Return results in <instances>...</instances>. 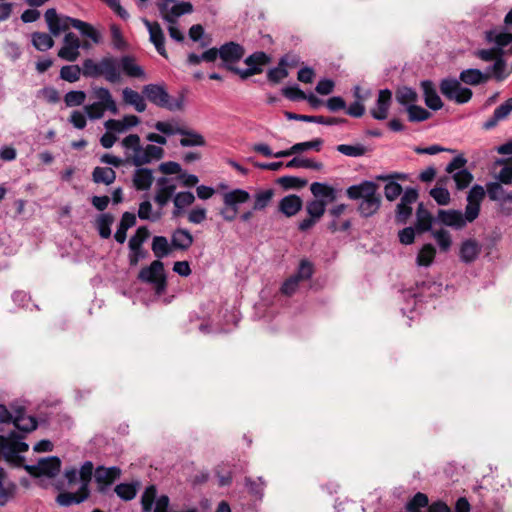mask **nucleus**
I'll return each instance as SVG.
<instances>
[{
  "label": "nucleus",
  "instance_id": "obj_1",
  "mask_svg": "<svg viewBox=\"0 0 512 512\" xmlns=\"http://www.w3.org/2000/svg\"><path fill=\"white\" fill-rule=\"evenodd\" d=\"M125 151L126 161L134 166L140 167L164 157V149L160 146L148 144L141 145L140 137L137 134H129L121 141Z\"/></svg>",
  "mask_w": 512,
  "mask_h": 512
},
{
  "label": "nucleus",
  "instance_id": "obj_2",
  "mask_svg": "<svg viewBox=\"0 0 512 512\" xmlns=\"http://www.w3.org/2000/svg\"><path fill=\"white\" fill-rule=\"evenodd\" d=\"M346 194L350 199L359 201L358 211L363 217L374 215L380 208L381 199L374 182L363 181L352 185L346 190Z\"/></svg>",
  "mask_w": 512,
  "mask_h": 512
},
{
  "label": "nucleus",
  "instance_id": "obj_3",
  "mask_svg": "<svg viewBox=\"0 0 512 512\" xmlns=\"http://www.w3.org/2000/svg\"><path fill=\"white\" fill-rule=\"evenodd\" d=\"M13 423L21 432L29 433L37 428V421L32 416L26 415L23 405L13 403L10 408L0 404V424Z\"/></svg>",
  "mask_w": 512,
  "mask_h": 512
},
{
  "label": "nucleus",
  "instance_id": "obj_4",
  "mask_svg": "<svg viewBox=\"0 0 512 512\" xmlns=\"http://www.w3.org/2000/svg\"><path fill=\"white\" fill-rule=\"evenodd\" d=\"M143 94L154 105L165 108L169 111H179L184 108L185 97L180 94L172 98L164 85L148 84L143 87Z\"/></svg>",
  "mask_w": 512,
  "mask_h": 512
},
{
  "label": "nucleus",
  "instance_id": "obj_5",
  "mask_svg": "<svg viewBox=\"0 0 512 512\" xmlns=\"http://www.w3.org/2000/svg\"><path fill=\"white\" fill-rule=\"evenodd\" d=\"M138 279L150 284L158 296L166 291V274L164 264L160 260H154L149 266L143 267L138 274Z\"/></svg>",
  "mask_w": 512,
  "mask_h": 512
},
{
  "label": "nucleus",
  "instance_id": "obj_6",
  "mask_svg": "<svg viewBox=\"0 0 512 512\" xmlns=\"http://www.w3.org/2000/svg\"><path fill=\"white\" fill-rule=\"evenodd\" d=\"M161 17L169 24H177L179 17L193 12L190 2L177 0H159L157 3Z\"/></svg>",
  "mask_w": 512,
  "mask_h": 512
},
{
  "label": "nucleus",
  "instance_id": "obj_7",
  "mask_svg": "<svg viewBox=\"0 0 512 512\" xmlns=\"http://www.w3.org/2000/svg\"><path fill=\"white\" fill-rule=\"evenodd\" d=\"M441 93L449 100L455 101L458 104L468 102L472 97V90L463 87L461 83L454 78L443 79L440 83Z\"/></svg>",
  "mask_w": 512,
  "mask_h": 512
},
{
  "label": "nucleus",
  "instance_id": "obj_8",
  "mask_svg": "<svg viewBox=\"0 0 512 512\" xmlns=\"http://www.w3.org/2000/svg\"><path fill=\"white\" fill-rule=\"evenodd\" d=\"M44 17L49 32L53 36H59L62 32L68 31L70 27L74 28V21H76V18L59 15L54 8L47 9Z\"/></svg>",
  "mask_w": 512,
  "mask_h": 512
},
{
  "label": "nucleus",
  "instance_id": "obj_9",
  "mask_svg": "<svg viewBox=\"0 0 512 512\" xmlns=\"http://www.w3.org/2000/svg\"><path fill=\"white\" fill-rule=\"evenodd\" d=\"M61 468V461L56 456L40 459L37 464L26 467L27 471L34 476L55 477Z\"/></svg>",
  "mask_w": 512,
  "mask_h": 512
},
{
  "label": "nucleus",
  "instance_id": "obj_10",
  "mask_svg": "<svg viewBox=\"0 0 512 512\" xmlns=\"http://www.w3.org/2000/svg\"><path fill=\"white\" fill-rule=\"evenodd\" d=\"M80 48L81 42L78 36L73 32H67L63 38V45L57 55L62 60L74 62L80 56Z\"/></svg>",
  "mask_w": 512,
  "mask_h": 512
},
{
  "label": "nucleus",
  "instance_id": "obj_11",
  "mask_svg": "<svg viewBox=\"0 0 512 512\" xmlns=\"http://www.w3.org/2000/svg\"><path fill=\"white\" fill-rule=\"evenodd\" d=\"M485 197V190L480 185H474L469 190L467 195V219L469 222H473L479 215L480 212V204Z\"/></svg>",
  "mask_w": 512,
  "mask_h": 512
},
{
  "label": "nucleus",
  "instance_id": "obj_12",
  "mask_svg": "<svg viewBox=\"0 0 512 512\" xmlns=\"http://www.w3.org/2000/svg\"><path fill=\"white\" fill-rule=\"evenodd\" d=\"M156 187L154 201L160 208H163L173 196L176 190V184L173 179L160 177L157 179Z\"/></svg>",
  "mask_w": 512,
  "mask_h": 512
},
{
  "label": "nucleus",
  "instance_id": "obj_13",
  "mask_svg": "<svg viewBox=\"0 0 512 512\" xmlns=\"http://www.w3.org/2000/svg\"><path fill=\"white\" fill-rule=\"evenodd\" d=\"M485 38L488 43L494 45L495 49H497L501 55L504 56L506 53H509L505 48L512 46V33L491 29L485 32Z\"/></svg>",
  "mask_w": 512,
  "mask_h": 512
},
{
  "label": "nucleus",
  "instance_id": "obj_14",
  "mask_svg": "<svg viewBox=\"0 0 512 512\" xmlns=\"http://www.w3.org/2000/svg\"><path fill=\"white\" fill-rule=\"evenodd\" d=\"M101 76L110 83L120 82V58L113 56L103 57L101 59Z\"/></svg>",
  "mask_w": 512,
  "mask_h": 512
},
{
  "label": "nucleus",
  "instance_id": "obj_15",
  "mask_svg": "<svg viewBox=\"0 0 512 512\" xmlns=\"http://www.w3.org/2000/svg\"><path fill=\"white\" fill-rule=\"evenodd\" d=\"M438 220L454 229H462L467 223H470L467 219V212L465 211L463 214L459 210H439Z\"/></svg>",
  "mask_w": 512,
  "mask_h": 512
},
{
  "label": "nucleus",
  "instance_id": "obj_16",
  "mask_svg": "<svg viewBox=\"0 0 512 512\" xmlns=\"http://www.w3.org/2000/svg\"><path fill=\"white\" fill-rule=\"evenodd\" d=\"M142 22L146 26L148 32H149V39L154 44L157 52L163 56L167 57V52L165 49V36L163 33V30L159 23L157 22H150L146 18L142 19Z\"/></svg>",
  "mask_w": 512,
  "mask_h": 512
},
{
  "label": "nucleus",
  "instance_id": "obj_17",
  "mask_svg": "<svg viewBox=\"0 0 512 512\" xmlns=\"http://www.w3.org/2000/svg\"><path fill=\"white\" fill-rule=\"evenodd\" d=\"M244 56V48L235 42H228L219 48V57L229 68L230 64L238 62Z\"/></svg>",
  "mask_w": 512,
  "mask_h": 512
},
{
  "label": "nucleus",
  "instance_id": "obj_18",
  "mask_svg": "<svg viewBox=\"0 0 512 512\" xmlns=\"http://www.w3.org/2000/svg\"><path fill=\"white\" fill-rule=\"evenodd\" d=\"M417 198L418 193L413 188H409L404 192L397 206V219L399 222H406L412 213V204L416 202Z\"/></svg>",
  "mask_w": 512,
  "mask_h": 512
},
{
  "label": "nucleus",
  "instance_id": "obj_19",
  "mask_svg": "<svg viewBox=\"0 0 512 512\" xmlns=\"http://www.w3.org/2000/svg\"><path fill=\"white\" fill-rule=\"evenodd\" d=\"M392 92L389 89L379 91L376 105L371 109L370 113L374 119L385 120L391 105Z\"/></svg>",
  "mask_w": 512,
  "mask_h": 512
},
{
  "label": "nucleus",
  "instance_id": "obj_20",
  "mask_svg": "<svg viewBox=\"0 0 512 512\" xmlns=\"http://www.w3.org/2000/svg\"><path fill=\"white\" fill-rule=\"evenodd\" d=\"M122 72L130 78L146 79L144 69L137 63L135 57L131 55L120 57V73Z\"/></svg>",
  "mask_w": 512,
  "mask_h": 512
},
{
  "label": "nucleus",
  "instance_id": "obj_21",
  "mask_svg": "<svg viewBox=\"0 0 512 512\" xmlns=\"http://www.w3.org/2000/svg\"><path fill=\"white\" fill-rule=\"evenodd\" d=\"M140 123V119L135 115H125L122 119H109L104 123L105 128L108 131L117 133H123L128 129L137 126Z\"/></svg>",
  "mask_w": 512,
  "mask_h": 512
},
{
  "label": "nucleus",
  "instance_id": "obj_22",
  "mask_svg": "<svg viewBox=\"0 0 512 512\" xmlns=\"http://www.w3.org/2000/svg\"><path fill=\"white\" fill-rule=\"evenodd\" d=\"M481 252V245L474 239L462 242L459 251L460 260L466 264L474 262Z\"/></svg>",
  "mask_w": 512,
  "mask_h": 512
},
{
  "label": "nucleus",
  "instance_id": "obj_23",
  "mask_svg": "<svg viewBox=\"0 0 512 512\" xmlns=\"http://www.w3.org/2000/svg\"><path fill=\"white\" fill-rule=\"evenodd\" d=\"M421 88L423 90L425 104L432 110H439L443 107V102L437 91L433 82L429 80H425L421 82Z\"/></svg>",
  "mask_w": 512,
  "mask_h": 512
},
{
  "label": "nucleus",
  "instance_id": "obj_24",
  "mask_svg": "<svg viewBox=\"0 0 512 512\" xmlns=\"http://www.w3.org/2000/svg\"><path fill=\"white\" fill-rule=\"evenodd\" d=\"M92 94L93 97L97 100L96 102L108 108L109 112L114 115L118 113L117 104L108 88L92 87Z\"/></svg>",
  "mask_w": 512,
  "mask_h": 512
},
{
  "label": "nucleus",
  "instance_id": "obj_25",
  "mask_svg": "<svg viewBox=\"0 0 512 512\" xmlns=\"http://www.w3.org/2000/svg\"><path fill=\"white\" fill-rule=\"evenodd\" d=\"M310 190L316 199L324 200L326 204L337 199V190L326 183L314 182Z\"/></svg>",
  "mask_w": 512,
  "mask_h": 512
},
{
  "label": "nucleus",
  "instance_id": "obj_26",
  "mask_svg": "<svg viewBox=\"0 0 512 512\" xmlns=\"http://www.w3.org/2000/svg\"><path fill=\"white\" fill-rule=\"evenodd\" d=\"M250 200V194L244 189H233L223 194V204L234 209H239V205Z\"/></svg>",
  "mask_w": 512,
  "mask_h": 512
},
{
  "label": "nucleus",
  "instance_id": "obj_27",
  "mask_svg": "<svg viewBox=\"0 0 512 512\" xmlns=\"http://www.w3.org/2000/svg\"><path fill=\"white\" fill-rule=\"evenodd\" d=\"M193 236L183 228L176 229L171 236V245L173 249L188 250L193 244Z\"/></svg>",
  "mask_w": 512,
  "mask_h": 512
},
{
  "label": "nucleus",
  "instance_id": "obj_28",
  "mask_svg": "<svg viewBox=\"0 0 512 512\" xmlns=\"http://www.w3.org/2000/svg\"><path fill=\"white\" fill-rule=\"evenodd\" d=\"M121 470L118 467H98L95 471V480L98 484L108 486L120 477Z\"/></svg>",
  "mask_w": 512,
  "mask_h": 512
},
{
  "label": "nucleus",
  "instance_id": "obj_29",
  "mask_svg": "<svg viewBox=\"0 0 512 512\" xmlns=\"http://www.w3.org/2000/svg\"><path fill=\"white\" fill-rule=\"evenodd\" d=\"M302 207V200L297 195H288L281 199L279 203L280 211L287 217L296 215Z\"/></svg>",
  "mask_w": 512,
  "mask_h": 512
},
{
  "label": "nucleus",
  "instance_id": "obj_30",
  "mask_svg": "<svg viewBox=\"0 0 512 512\" xmlns=\"http://www.w3.org/2000/svg\"><path fill=\"white\" fill-rule=\"evenodd\" d=\"M122 97L124 103L133 106L137 112H144L146 110L145 99L137 91L126 87L122 90Z\"/></svg>",
  "mask_w": 512,
  "mask_h": 512
},
{
  "label": "nucleus",
  "instance_id": "obj_31",
  "mask_svg": "<svg viewBox=\"0 0 512 512\" xmlns=\"http://www.w3.org/2000/svg\"><path fill=\"white\" fill-rule=\"evenodd\" d=\"M153 180L154 177L152 170L148 168H138L134 172L133 184L137 190H148L151 187Z\"/></svg>",
  "mask_w": 512,
  "mask_h": 512
},
{
  "label": "nucleus",
  "instance_id": "obj_32",
  "mask_svg": "<svg viewBox=\"0 0 512 512\" xmlns=\"http://www.w3.org/2000/svg\"><path fill=\"white\" fill-rule=\"evenodd\" d=\"M347 209V205L345 204H338L332 207L329 210V214L334 218L333 221H331L328 225V228L332 232L336 231H346L350 228L351 222L349 220H345L342 223H338L336 219L340 217Z\"/></svg>",
  "mask_w": 512,
  "mask_h": 512
},
{
  "label": "nucleus",
  "instance_id": "obj_33",
  "mask_svg": "<svg viewBox=\"0 0 512 512\" xmlns=\"http://www.w3.org/2000/svg\"><path fill=\"white\" fill-rule=\"evenodd\" d=\"M460 80L468 85H479L490 79L489 73H483L479 69H466L460 73Z\"/></svg>",
  "mask_w": 512,
  "mask_h": 512
},
{
  "label": "nucleus",
  "instance_id": "obj_34",
  "mask_svg": "<svg viewBox=\"0 0 512 512\" xmlns=\"http://www.w3.org/2000/svg\"><path fill=\"white\" fill-rule=\"evenodd\" d=\"M89 496V491H82L81 488H79V491L77 493H70V492H63L60 493L57 498L56 502L63 507L71 506L72 504H79L86 500Z\"/></svg>",
  "mask_w": 512,
  "mask_h": 512
},
{
  "label": "nucleus",
  "instance_id": "obj_35",
  "mask_svg": "<svg viewBox=\"0 0 512 512\" xmlns=\"http://www.w3.org/2000/svg\"><path fill=\"white\" fill-rule=\"evenodd\" d=\"M512 111V98L507 99L503 104L498 106L493 116L485 122L486 129L493 128L500 120L505 119Z\"/></svg>",
  "mask_w": 512,
  "mask_h": 512
},
{
  "label": "nucleus",
  "instance_id": "obj_36",
  "mask_svg": "<svg viewBox=\"0 0 512 512\" xmlns=\"http://www.w3.org/2000/svg\"><path fill=\"white\" fill-rule=\"evenodd\" d=\"M6 473L0 467V506H4L11 500L16 492V485L12 482L5 484Z\"/></svg>",
  "mask_w": 512,
  "mask_h": 512
},
{
  "label": "nucleus",
  "instance_id": "obj_37",
  "mask_svg": "<svg viewBox=\"0 0 512 512\" xmlns=\"http://www.w3.org/2000/svg\"><path fill=\"white\" fill-rule=\"evenodd\" d=\"M397 102L406 109L418 102L417 92L410 87H400L395 93Z\"/></svg>",
  "mask_w": 512,
  "mask_h": 512
},
{
  "label": "nucleus",
  "instance_id": "obj_38",
  "mask_svg": "<svg viewBox=\"0 0 512 512\" xmlns=\"http://www.w3.org/2000/svg\"><path fill=\"white\" fill-rule=\"evenodd\" d=\"M195 201V196L190 191H184L177 193L173 198L175 217L179 216L181 212L188 206L192 205Z\"/></svg>",
  "mask_w": 512,
  "mask_h": 512
},
{
  "label": "nucleus",
  "instance_id": "obj_39",
  "mask_svg": "<svg viewBox=\"0 0 512 512\" xmlns=\"http://www.w3.org/2000/svg\"><path fill=\"white\" fill-rule=\"evenodd\" d=\"M436 256V248L430 244H424L416 257V264L419 267H429L432 265Z\"/></svg>",
  "mask_w": 512,
  "mask_h": 512
},
{
  "label": "nucleus",
  "instance_id": "obj_40",
  "mask_svg": "<svg viewBox=\"0 0 512 512\" xmlns=\"http://www.w3.org/2000/svg\"><path fill=\"white\" fill-rule=\"evenodd\" d=\"M432 223L433 217L431 213L423 204H419L416 212V229L419 232L429 231L432 227Z\"/></svg>",
  "mask_w": 512,
  "mask_h": 512
},
{
  "label": "nucleus",
  "instance_id": "obj_41",
  "mask_svg": "<svg viewBox=\"0 0 512 512\" xmlns=\"http://www.w3.org/2000/svg\"><path fill=\"white\" fill-rule=\"evenodd\" d=\"M151 249L155 255L157 260H160L166 256H168L173 247L169 244L168 240L164 236H155L152 241Z\"/></svg>",
  "mask_w": 512,
  "mask_h": 512
},
{
  "label": "nucleus",
  "instance_id": "obj_42",
  "mask_svg": "<svg viewBox=\"0 0 512 512\" xmlns=\"http://www.w3.org/2000/svg\"><path fill=\"white\" fill-rule=\"evenodd\" d=\"M53 35L45 32H34L31 35L32 45L38 50L45 52L54 46Z\"/></svg>",
  "mask_w": 512,
  "mask_h": 512
},
{
  "label": "nucleus",
  "instance_id": "obj_43",
  "mask_svg": "<svg viewBox=\"0 0 512 512\" xmlns=\"http://www.w3.org/2000/svg\"><path fill=\"white\" fill-rule=\"evenodd\" d=\"M181 136L180 145L182 147L204 146L206 143L204 137L194 130L183 128Z\"/></svg>",
  "mask_w": 512,
  "mask_h": 512
},
{
  "label": "nucleus",
  "instance_id": "obj_44",
  "mask_svg": "<svg viewBox=\"0 0 512 512\" xmlns=\"http://www.w3.org/2000/svg\"><path fill=\"white\" fill-rule=\"evenodd\" d=\"M74 28L77 29L83 36L91 39L94 43L98 44L101 42L100 32L91 24L76 19V21H74Z\"/></svg>",
  "mask_w": 512,
  "mask_h": 512
},
{
  "label": "nucleus",
  "instance_id": "obj_45",
  "mask_svg": "<svg viewBox=\"0 0 512 512\" xmlns=\"http://www.w3.org/2000/svg\"><path fill=\"white\" fill-rule=\"evenodd\" d=\"M92 178L95 183L110 185L115 181L116 173L112 168L109 167H96L93 170Z\"/></svg>",
  "mask_w": 512,
  "mask_h": 512
},
{
  "label": "nucleus",
  "instance_id": "obj_46",
  "mask_svg": "<svg viewBox=\"0 0 512 512\" xmlns=\"http://www.w3.org/2000/svg\"><path fill=\"white\" fill-rule=\"evenodd\" d=\"M286 116L289 119H295L305 122H314L324 125H336L342 122V120L334 118V117H324V116H310V115H298L293 113H286Z\"/></svg>",
  "mask_w": 512,
  "mask_h": 512
},
{
  "label": "nucleus",
  "instance_id": "obj_47",
  "mask_svg": "<svg viewBox=\"0 0 512 512\" xmlns=\"http://www.w3.org/2000/svg\"><path fill=\"white\" fill-rule=\"evenodd\" d=\"M154 128L164 136L181 135L183 128L175 120L157 121Z\"/></svg>",
  "mask_w": 512,
  "mask_h": 512
},
{
  "label": "nucleus",
  "instance_id": "obj_48",
  "mask_svg": "<svg viewBox=\"0 0 512 512\" xmlns=\"http://www.w3.org/2000/svg\"><path fill=\"white\" fill-rule=\"evenodd\" d=\"M486 73L490 74V77L493 76L497 81H503L510 72H507V63L504 59V56H498L494 64L490 66Z\"/></svg>",
  "mask_w": 512,
  "mask_h": 512
},
{
  "label": "nucleus",
  "instance_id": "obj_49",
  "mask_svg": "<svg viewBox=\"0 0 512 512\" xmlns=\"http://www.w3.org/2000/svg\"><path fill=\"white\" fill-rule=\"evenodd\" d=\"M82 72V68L78 65H65L60 69V78L69 83L77 82Z\"/></svg>",
  "mask_w": 512,
  "mask_h": 512
},
{
  "label": "nucleus",
  "instance_id": "obj_50",
  "mask_svg": "<svg viewBox=\"0 0 512 512\" xmlns=\"http://www.w3.org/2000/svg\"><path fill=\"white\" fill-rule=\"evenodd\" d=\"M286 167L288 168H309L313 170H321L323 164L321 162L314 161L312 159L294 157L287 162Z\"/></svg>",
  "mask_w": 512,
  "mask_h": 512
},
{
  "label": "nucleus",
  "instance_id": "obj_51",
  "mask_svg": "<svg viewBox=\"0 0 512 512\" xmlns=\"http://www.w3.org/2000/svg\"><path fill=\"white\" fill-rule=\"evenodd\" d=\"M432 236L435 239L439 249L443 252H447L452 246V238L447 230L440 229L432 232Z\"/></svg>",
  "mask_w": 512,
  "mask_h": 512
},
{
  "label": "nucleus",
  "instance_id": "obj_52",
  "mask_svg": "<svg viewBox=\"0 0 512 512\" xmlns=\"http://www.w3.org/2000/svg\"><path fill=\"white\" fill-rule=\"evenodd\" d=\"M406 111L408 113V119L411 122L425 121L431 116L429 111H427L421 106L416 105V103L408 107Z\"/></svg>",
  "mask_w": 512,
  "mask_h": 512
},
{
  "label": "nucleus",
  "instance_id": "obj_53",
  "mask_svg": "<svg viewBox=\"0 0 512 512\" xmlns=\"http://www.w3.org/2000/svg\"><path fill=\"white\" fill-rule=\"evenodd\" d=\"M336 150L349 157H360L366 153V148L362 144L356 145H348V144H340L336 147Z\"/></svg>",
  "mask_w": 512,
  "mask_h": 512
},
{
  "label": "nucleus",
  "instance_id": "obj_54",
  "mask_svg": "<svg viewBox=\"0 0 512 512\" xmlns=\"http://www.w3.org/2000/svg\"><path fill=\"white\" fill-rule=\"evenodd\" d=\"M82 72L85 77L97 78L101 76V60L95 62L92 59H85L82 63Z\"/></svg>",
  "mask_w": 512,
  "mask_h": 512
},
{
  "label": "nucleus",
  "instance_id": "obj_55",
  "mask_svg": "<svg viewBox=\"0 0 512 512\" xmlns=\"http://www.w3.org/2000/svg\"><path fill=\"white\" fill-rule=\"evenodd\" d=\"M452 178L458 190L466 189L473 181V175L467 169L455 172L452 175Z\"/></svg>",
  "mask_w": 512,
  "mask_h": 512
},
{
  "label": "nucleus",
  "instance_id": "obj_56",
  "mask_svg": "<svg viewBox=\"0 0 512 512\" xmlns=\"http://www.w3.org/2000/svg\"><path fill=\"white\" fill-rule=\"evenodd\" d=\"M307 213L309 216L319 220L326 210V202L321 199H315L308 202L306 206Z\"/></svg>",
  "mask_w": 512,
  "mask_h": 512
},
{
  "label": "nucleus",
  "instance_id": "obj_57",
  "mask_svg": "<svg viewBox=\"0 0 512 512\" xmlns=\"http://www.w3.org/2000/svg\"><path fill=\"white\" fill-rule=\"evenodd\" d=\"M274 192L272 189L261 190L255 194L254 210H262L268 206L272 200Z\"/></svg>",
  "mask_w": 512,
  "mask_h": 512
},
{
  "label": "nucleus",
  "instance_id": "obj_58",
  "mask_svg": "<svg viewBox=\"0 0 512 512\" xmlns=\"http://www.w3.org/2000/svg\"><path fill=\"white\" fill-rule=\"evenodd\" d=\"M428 497L426 494L418 492L414 497L407 503L408 512H421L420 509L428 506Z\"/></svg>",
  "mask_w": 512,
  "mask_h": 512
},
{
  "label": "nucleus",
  "instance_id": "obj_59",
  "mask_svg": "<svg viewBox=\"0 0 512 512\" xmlns=\"http://www.w3.org/2000/svg\"><path fill=\"white\" fill-rule=\"evenodd\" d=\"M86 100V93L81 90L69 91L64 96V102L68 107L82 105Z\"/></svg>",
  "mask_w": 512,
  "mask_h": 512
},
{
  "label": "nucleus",
  "instance_id": "obj_60",
  "mask_svg": "<svg viewBox=\"0 0 512 512\" xmlns=\"http://www.w3.org/2000/svg\"><path fill=\"white\" fill-rule=\"evenodd\" d=\"M93 463L91 461H86L80 468L79 476L81 481V490L88 491V484L91 481L92 473H93Z\"/></svg>",
  "mask_w": 512,
  "mask_h": 512
},
{
  "label": "nucleus",
  "instance_id": "obj_61",
  "mask_svg": "<svg viewBox=\"0 0 512 512\" xmlns=\"http://www.w3.org/2000/svg\"><path fill=\"white\" fill-rule=\"evenodd\" d=\"M286 60L281 59L279 66L272 68L267 73V78L273 83H279L281 80L288 76V71L285 69Z\"/></svg>",
  "mask_w": 512,
  "mask_h": 512
},
{
  "label": "nucleus",
  "instance_id": "obj_62",
  "mask_svg": "<svg viewBox=\"0 0 512 512\" xmlns=\"http://www.w3.org/2000/svg\"><path fill=\"white\" fill-rule=\"evenodd\" d=\"M110 32H111L112 45H113L114 49L119 50V51L126 50L127 42L125 41L120 28L117 25L112 24L110 26Z\"/></svg>",
  "mask_w": 512,
  "mask_h": 512
},
{
  "label": "nucleus",
  "instance_id": "obj_63",
  "mask_svg": "<svg viewBox=\"0 0 512 512\" xmlns=\"http://www.w3.org/2000/svg\"><path fill=\"white\" fill-rule=\"evenodd\" d=\"M116 494L123 500H132L136 494L137 489L134 484L121 483L115 487Z\"/></svg>",
  "mask_w": 512,
  "mask_h": 512
},
{
  "label": "nucleus",
  "instance_id": "obj_64",
  "mask_svg": "<svg viewBox=\"0 0 512 512\" xmlns=\"http://www.w3.org/2000/svg\"><path fill=\"white\" fill-rule=\"evenodd\" d=\"M430 196L439 205H448L451 200L449 191L442 186H436L435 188L431 189Z\"/></svg>",
  "mask_w": 512,
  "mask_h": 512
}]
</instances>
